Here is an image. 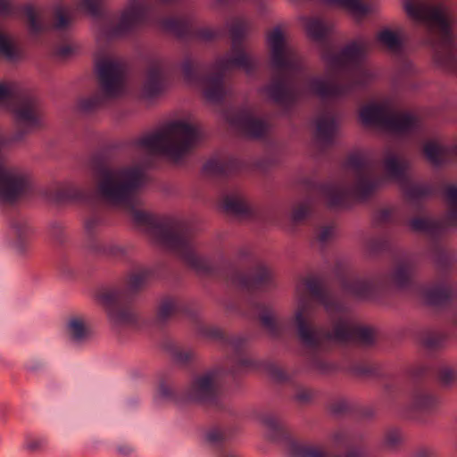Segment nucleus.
I'll return each mask as SVG.
<instances>
[{
	"instance_id": "39",
	"label": "nucleus",
	"mask_w": 457,
	"mask_h": 457,
	"mask_svg": "<svg viewBox=\"0 0 457 457\" xmlns=\"http://www.w3.org/2000/svg\"><path fill=\"white\" fill-rule=\"evenodd\" d=\"M174 360L181 364H185L192 361L195 357V353L190 349H181L174 353Z\"/></svg>"
},
{
	"instance_id": "19",
	"label": "nucleus",
	"mask_w": 457,
	"mask_h": 457,
	"mask_svg": "<svg viewBox=\"0 0 457 457\" xmlns=\"http://www.w3.org/2000/svg\"><path fill=\"white\" fill-rule=\"evenodd\" d=\"M337 129V123L330 116H322L316 120L315 137L325 143L331 139Z\"/></svg>"
},
{
	"instance_id": "23",
	"label": "nucleus",
	"mask_w": 457,
	"mask_h": 457,
	"mask_svg": "<svg viewBox=\"0 0 457 457\" xmlns=\"http://www.w3.org/2000/svg\"><path fill=\"white\" fill-rule=\"evenodd\" d=\"M19 56L18 49L13 39L0 31V58L14 61Z\"/></svg>"
},
{
	"instance_id": "31",
	"label": "nucleus",
	"mask_w": 457,
	"mask_h": 457,
	"mask_svg": "<svg viewBox=\"0 0 457 457\" xmlns=\"http://www.w3.org/2000/svg\"><path fill=\"white\" fill-rule=\"evenodd\" d=\"M445 198L450 207V219H457V186L449 185L445 188Z\"/></svg>"
},
{
	"instance_id": "25",
	"label": "nucleus",
	"mask_w": 457,
	"mask_h": 457,
	"mask_svg": "<svg viewBox=\"0 0 457 457\" xmlns=\"http://www.w3.org/2000/svg\"><path fill=\"white\" fill-rule=\"evenodd\" d=\"M19 98V87L13 82H0V106H6Z\"/></svg>"
},
{
	"instance_id": "3",
	"label": "nucleus",
	"mask_w": 457,
	"mask_h": 457,
	"mask_svg": "<svg viewBox=\"0 0 457 457\" xmlns=\"http://www.w3.org/2000/svg\"><path fill=\"white\" fill-rule=\"evenodd\" d=\"M245 31V25L239 22L230 29L232 37L231 52L223 59L220 60L215 66L217 74L199 79L197 76L198 66L192 61L186 60L181 66L183 79L187 84L198 87L204 97L211 103L220 101L226 94L222 78L220 72H226L235 68H241L246 73L251 72L254 67L253 59L237 46V40Z\"/></svg>"
},
{
	"instance_id": "2",
	"label": "nucleus",
	"mask_w": 457,
	"mask_h": 457,
	"mask_svg": "<svg viewBox=\"0 0 457 457\" xmlns=\"http://www.w3.org/2000/svg\"><path fill=\"white\" fill-rule=\"evenodd\" d=\"M321 302L329 315H338V321L336 323L333 333L321 334L313 329L309 320L313 312L310 303L300 300L295 315L297 335L300 341L308 347H316L322 345L326 340L343 342L356 339L362 344L369 345L374 340L372 329L357 326L353 321L343 315L342 308L335 303L322 298Z\"/></svg>"
},
{
	"instance_id": "22",
	"label": "nucleus",
	"mask_w": 457,
	"mask_h": 457,
	"mask_svg": "<svg viewBox=\"0 0 457 457\" xmlns=\"http://www.w3.org/2000/svg\"><path fill=\"white\" fill-rule=\"evenodd\" d=\"M329 2L348 10L356 20L361 19L370 12V9L362 4L360 0H329Z\"/></svg>"
},
{
	"instance_id": "49",
	"label": "nucleus",
	"mask_w": 457,
	"mask_h": 457,
	"mask_svg": "<svg viewBox=\"0 0 457 457\" xmlns=\"http://www.w3.org/2000/svg\"><path fill=\"white\" fill-rule=\"evenodd\" d=\"M423 345H424L427 348H434V347H436V346L437 345V344H436V343H435V342L433 341V339H431V338H429V337H428V338H426V339L424 340Z\"/></svg>"
},
{
	"instance_id": "20",
	"label": "nucleus",
	"mask_w": 457,
	"mask_h": 457,
	"mask_svg": "<svg viewBox=\"0 0 457 457\" xmlns=\"http://www.w3.org/2000/svg\"><path fill=\"white\" fill-rule=\"evenodd\" d=\"M221 206L225 212L233 214H243L248 211L246 200L238 194L225 195L222 199Z\"/></svg>"
},
{
	"instance_id": "56",
	"label": "nucleus",
	"mask_w": 457,
	"mask_h": 457,
	"mask_svg": "<svg viewBox=\"0 0 457 457\" xmlns=\"http://www.w3.org/2000/svg\"><path fill=\"white\" fill-rule=\"evenodd\" d=\"M29 447H30V448L37 447V445H29Z\"/></svg>"
},
{
	"instance_id": "10",
	"label": "nucleus",
	"mask_w": 457,
	"mask_h": 457,
	"mask_svg": "<svg viewBox=\"0 0 457 457\" xmlns=\"http://www.w3.org/2000/svg\"><path fill=\"white\" fill-rule=\"evenodd\" d=\"M97 301L107 312L108 318L112 324L121 326L134 321L133 311L125 307L128 302L126 290L105 289L97 295Z\"/></svg>"
},
{
	"instance_id": "29",
	"label": "nucleus",
	"mask_w": 457,
	"mask_h": 457,
	"mask_svg": "<svg viewBox=\"0 0 457 457\" xmlns=\"http://www.w3.org/2000/svg\"><path fill=\"white\" fill-rule=\"evenodd\" d=\"M25 14L29 23V29L32 32H38L42 29L41 20L43 12L41 10L36 9L31 5L25 8Z\"/></svg>"
},
{
	"instance_id": "15",
	"label": "nucleus",
	"mask_w": 457,
	"mask_h": 457,
	"mask_svg": "<svg viewBox=\"0 0 457 457\" xmlns=\"http://www.w3.org/2000/svg\"><path fill=\"white\" fill-rule=\"evenodd\" d=\"M15 120L20 126L24 127L27 130H32L43 125V117L37 107L27 103L21 104L18 108L12 110Z\"/></svg>"
},
{
	"instance_id": "43",
	"label": "nucleus",
	"mask_w": 457,
	"mask_h": 457,
	"mask_svg": "<svg viewBox=\"0 0 457 457\" xmlns=\"http://www.w3.org/2000/svg\"><path fill=\"white\" fill-rule=\"evenodd\" d=\"M309 213V210L306 206L301 205L295 208L292 213V219L294 221H300L304 219Z\"/></svg>"
},
{
	"instance_id": "38",
	"label": "nucleus",
	"mask_w": 457,
	"mask_h": 457,
	"mask_svg": "<svg viewBox=\"0 0 457 457\" xmlns=\"http://www.w3.org/2000/svg\"><path fill=\"white\" fill-rule=\"evenodd\" d=\"M313 393L304 387L298 388L294 395V399L299 404H306L312 401Z\"/></svg>"
},
{
	"instance_id": "42",
	"label": "nucleus",
	"mask_w": 457,
	"mask_h": 457,
	"mask_svg": "<svg viewBox=\"0 0 457 457\" xmlns=\"http://www.w3.org/2000/svg\"><path fill=\"white\" fill-rule=\"evenodd\" d=\"M80 4L86 11L95 15L99 11L101 0H80Z\"/></svg>"
},
{
	"instance_id": "5",
	"label": "nucleus",
	"mask_w": 457,
	"mask_h": 457,
	"mask_svg": "<svg viewBox=\"0 0 457 457\" xmlns=\"http://www.w3.org/2000/svg\"><path fill=\"white\" fill-rule=\"evenodd\" d=\"M405 11L411 20L426 25L431 33L440 37V41L434 46V62L438 66L457 72V46L451 41L444 7L431 5L423 0H411L405 4Z\"/></svg>"
},
{
	"instance_id": "44",
	"label": "nucleus",
	"mask_w": 457,
	"mask_h": 457,
	"mask_svg": "<svg viewBox=\"0 0 457 457\" xmlns=\"http://www.w3.org/2000/svg\"><path fill=\"white\" fill-rule=\"evenodd\" d=\"M306 288L310 291V293L313 295H318L320 292V286L315 280H309L306 283Z\"/></svg>"
},
{
	"instance_id": "24",
	"label": "nucleus",
	"mask_w": 457,
	"mask_h": 457,
	"mask_svg": "<svg viewBox=\"0 0 457 457\" xmlns=\"http://www.w3.org/2000/svg\"><path fill=\"white\" fill-rule=\"evenodd\" d=\"M377 40L392 52H396L401 46L400 35L390 29H383L377 34Z\"/></svg>"
},
{
	"instance_id": "37",
	"label": "nucleus",
	"mask_w": 457,
	"mask_h": 457,
	"mask_svg": "<svg viewBox=\"0 0 457 457\" xmlns=\"http://www.w3.org/2000/svg\"><path fill=\"white\" fill-rule=\"evenodd\" d=\"M264 427L266 429V436L271 440H275L277 434H279L282 431L281 424L273 419H266L264 420Z\"/></svg>"
},
{
	"instance_id": "7",
	"label": "nucleus",
	"mask_w": 457,
	"mask_h": 457,
	"mask_svg": "<svg viewBox=\"0 0 457 457\" xmlns=\"http://www.w3.org/2000/svg\"><path fill=\"white\" fill-rule=\"evenodd\" d=\"M144 172L137 166L104 168L99 170L97 192L111 204H128L144 183Z\"/></svg>"
},
{
	"instance_id": "41",
	"label": "nucleus",
	"mask_w": 457,
	"mask_h": 457,
	"mask_svg": "<svg viewBox=\"0 0 457 457\" xmlns=\"http://www.w3.org/2000/svg\"><path fill=\"white\" fill-rule=\"evenodd\" d=\"M16 8L11 0H0V17L7 18L14 14Z\"/></svg>"
},
{
	"instance_id": "55",
	"label": "nucleus",
	"mask_w": 457,
	"mask_h": 457,
	"mask_svg": "<svg viewBox=\"0 0 457 457\" xmlns=\"http://www.w3.org/2000/svg\"><path fill=\"white\" fill-rule=\"evenodd\" d=\"M352 291L354 292L355 294H361V292L355 287H353Z\"/></svg>"
},
{
	"instance_id": "9",
	"label": "nucleus",
	"mask_w": 457,
	"mask_h": 457,
	"mask_svg": "<svg viewBox=\"0 0 457 457\" xmlns=\"http://www.w3.org/2000/svg\"><path fill=\"white\" fill-rule=\"evenodd\" d=\"M360 119L365 126L378 127L395 134L411 132L419 126L416 117L396 112L387 102L364 105L360 111Z\"/></svg>"
},
{
	"instance_id": "52",
	"label": "nucleus",
	"mask_w": 457,
	"mask_h": 457,
	"mask_svg": "<svg viewBox=\"0 0 457 457\" xmlns=\"http://www.w3.org/2000/svg\"><path fill=\"white\" fill-rule=\"evenodd\" d=\"M345 457H361V456L357 453H351L349 454H346Z\"/></svg>"
},
{
	"instance_id": "47",
	"label": "nucleus",
	"mask_w": 457,
	"mask_h": 457,
	"mask_svg": "<svg viewBox=\"0 0 457 457\" xmlns=\"http://www.w3.org/2000/svg\"><path fill=\"white\" fill-rule=\"evenodd\" d=\"M97 105V101L96 99H87L84 100L81 104V106L84 110H90Z\"/></svg>"
},
{
	"instance_id": "35",
	"label": "nucleus",
	"mask_w": 457,
	"mask_h": 457,
	"mask_svg": "<svg viewBox=\"0 0 457 457\" xmlns=\"http://www.w3.org/2000/svg\"><path fill=\"white\" fill-rule=\"evenodd\" d=\"M12 229L20 241L28 239L32 234L31 228L26 222L18 221L13 223Z\"/></svg>"
},
{
	"instance_id": "18",
	"label": "nucleus",
	"mask_w": 457,
	"mask_h": 457,
	"mask_svg": "<svg viewBox=\"0 0 457 457\" xmlns=\"http://www.w3.org/2000/svg\"><path fill=\"white\" fill-rule=\"evenodd\" d=\"M291 457H328L326 450L315 444H293L290 448Z\"/></svg>"
},
{
	"instance_id": "34",
	"label": "nucleus",
	"mask_w": 457,
	"mask_h": 457,
	"mask_svg": "<svg viewBox=\"0 0 457 457\" xmlns=\"http://www.w3.org/2000/svg\"><path fill=\"white\" fill-rule=\"evenodd\" d=\"M426 298L428 303L436 304L446 299L449 296V292L445 287H434L426 291Z\"/></svg>"
},
{
	"instance_id": "8",
	"label": "nucleus",
	"mask_w": 457,
	"mask_h": 457,
	"mask_svg": "<svg viewBox=\"0 0 457 457\" xmlns=\"http://www.w3.org/2000/svg\"><path fill=\"white\" fill-rule=\"evenodd\" d=\"M130 216L137 225L154 226L151 229V237L155 243L174 251L191 266L200 268L202 261L195 254L184 234L171 228L154 226V218L145 211L132 209Z\"/></svg>"
},
{
	"instance_id": "53",
	"label": "nucleus",
	"mask_w": 457,
	"mask_h": 457,
	"mask_svg": "<svg viewBox=\"0 0 457 457\" xmlns=\"http://www.w3.org/2000/svg\"><path fill=\"white\" fill-rule=\"evenodd\" d=\"M165 27H166L167 29H172V21H167V22L165 23Z\"/></svg>"
},
{
	"instance_id": "6",
	"label": "nucleus",
	"mask_w": 457,
	"mask_h": 457,
	"mask_svg": "<svg viewBox=\"0 0 457 457\" xmlns=\"http://www.w3.org/2000/svg\"><path fill=\"white\" fill-rule=\"evenodd\" d=\"M202 138L199 127L187 120H174L158 131L146 135L137 142L139 149L149 154H161L179 161Z\"/></svg>"
},
{
	"instance_id": "48",
	"label": "nucleus",
	"mask_w": 457,
	"mask_h": 457,
	"mask_svg": "<svg viewBox=\"0 0 457 457\" xmlns=\"http://www.w3.org/2000/svg\"><path fill=\"white\" fill-rule=\"evenodd\" d=\"M204 170L209 173H214L217 171V163L215 162H208L204 165Z\"/></svg>"
},
{
	"instance_id": "27",
	"label": "nucleus",
	"mask_w": 457,
	"mask_h": 457,
	"mask_svg": "<svg viewBox=\"0 0 457 457\" xmlns=\"http://www.w3.org/2000/svg\"><path fill=\"white\" fill-rule=\"evenodd\" d=\"M69 329L72 338L75 341H82L88 337L91 334L90 329L80 319H72L69 322Z\"/></svg>"
},
{
	"instance_id": "14",
	"label": "nucleus",
	"mask_w": 457,
	"mask_h": 457,
	"mask_svg": "<svg viewBox=\"0 0 457 457\" xmlns=\"http://www.w3.org/2000/svg\"><path fill=\"white\" fill-rule=\"evenodd\" d=\"M216 383L215 373H206L196 378L188 390L189 399L195 402L210 399L214 394Z\"/></svg>"
},
{
	"instance_id": "32",
	"label": "nucleus",
	"mask_w": 457,
	"mask_h": 457,
	"mask_svg": "<svg viewBox=\"0 0 457 457\" xmlns=\"http://www.w3.org/2000/svg\"><path fill=\"white\" fill-rule=\"evenodd\" d=\"M410 228L415 232H430L436 228V224L428 218H415L410 221Z\"/></svg>"
},
{
	"instance_id": "21",
	"label": "nucleus",
	"mask_w": 457,
	"mask_h": 457,
	"mask_svg": "<svg viewBox=\"0 0 457 457\" xmlns=\"http://www.w3.org/2000/svg\"><path fill=\"white\" fill-rule=\"evenodd\" d=\"M427 160L432 165L440 164L446 156V149L437 141H428L423 147Z\"/></svg>"
},
{
	"instance_id": "17",
	"label": "nucleus",
	"mask_w": 457,
	"mask_h": 457,
	"mask_svg": "<svg viewBox=\"0 0 457 457\" xmlns=\"http://www.w3.org/2000/svg\"><path fill=\"white\" fill-rule=\"evenodd\" d=\"M413 266L411 263H401L395 270L384 277L382 284L387 287L402 288L408 285L413 275Z\"/></svg>"
},
{
	"instance_id": "1",
	"label": "nucleus",
	"mask_w": 457,
	"mask_h": 457,
	"mask_svg": "<svg viewBox=\"0 0 457 457\" xmlns=\"http://www.w3.org/2000/svg\"><path fill=\"white\" fill-rule=\"evenodd\" d=\"M273 71L272 83L265 88L269 97L275 102H285L295 96L314 95L322 98L343 96L368 81V73L362 70H352L355 63L371 47L365 39L354 41L338 53L324 52L326 75L291 83L289 78L300 63L295 48L287 41L279 27L267 35Z\"/></svg>"
},
{
	"instance_id": "50",
	"label": "nucleus",
	"mask_w": 457,
	"mask_h": 457,
	"mask_svg": "<svg viewBox=\"0 0 457 457\" xmlns=\"http://www.w3.org/2000/svg\"><path fill=\"white\" fill-rule=\"evenodd\" d=\"M428 401V398L427 396H422L419 402H417L416 405L419 408H422L427 406V402Z\"/></svg>"
},
{
	"instance_id": "28",
	"label": "nucleus",
	"mask_w": 457,
	"mask_h": 457,
	"mask_svg": "<svg viewBox=\"0 0 457 457\" xmlns=\"http://www.w3.org/2000/svg\"><path fill=\"white\" fill-rule=\"evenodd\" d=\"M273 277V272L266 266L262 265L254 270L247 283L254 286H262L270 282Z\"/></svg>"
},
{
	"instance_id": "26",
	"label": "nucleus",
	"mask_w": 457,
	"mask_h": 457,
	"mask_svg": "<svg viewBox=\"0 0 457 457\" xmlns=\"http://www.w3.org/2000/svg\"><path fill=\"white\" fill-rule=\"evenodd\" d=\"M304 27L308 36L313 40H320L327 33V27L319 20L304 19Z\"/></svg>"
},
{
	"instance_id": "30",
	"label": "nucleus",
	"mask_w": 457,
	"mask_h": 457,
	"mask_svg": "<svg viewBox=\"0 0 457 457\" xmlns=\"http://www.w3.org/2000/svg\"><path fill=\"white\" fill-rule=\"evenodd\" d=\"M324 195L327 200V204L330 207L341 205L345 197V193L336 187H326L324 189Z\"/></svg>"
},
{
	"instance_id": "45",
	"label": "nucleus",
	"mask_w": 457,
	"mask_h": 457,
	"mask_svg": "<svg viewBox=\"0 0 457 457\" xmlns=\"http://www.w3.org/2000/svg\"><path fill=\"white\" fill-rule=\"evenodd\" d=\"M334 234V230L332 228H324L319 234V240L320 242H326Z\"/></svg>"
},
{
	"instance_id": "11",
	"label": "nucleus",
	"mask_w": 457,
	"mask_h": 457,
	"mask_svg": "<svg viewBox=\"0 0 457 457\" xmlns=\"http://www.w3.org/2000/svg\"><path fill=\"white\" fill-rule=\"evenodd\" d=\"M96 66L103 95L107 98L122 95L125 82L121 65L113 58L106 56L97 59Z\"/></svg>"
},
{
	"instance_id": "36",
	"label": "nucleus",
	"mask_w": 457,
	"mask_h": 457,
	"mask_svg": "<svg viewBox=\"0 0 457 457\" xmlns=\"http://www.w3.org/2000/svg\"><path fill=\"white\" fill-rule=\"evenodd\" d=\"M176 304L175 302L171 299L163 300L158 310V317L162 320H165L169 318L171 314L175 312Z\"/></svg>"
},
{
	"instance_id": "12",
	"label": "nucleus",
	"mask_w": 457,
	"mask_h": 457,
	"mask_svg": "<svg viewBox=\"0 0 457 457\" xmlns=\"http://www.w3.org/2000/svg\"><path fill=\"white\" fill-rule=\"evenodd\" d=\"M149 0H132L120 17L114 34L126 32L141 24L148 12Z\"/></svg>"
},
{
	"instance_id": "16",
	"label": "nucleus",
	"mask_w": 457,
	"mask_h": 457,
	"mask_svg": "<svg viewBox=\"0 0 457 457\" xmlns=\"http://www.w3.org/2000/svg\"><path fill=\"white\" fill-rule=\"evenodd\" d=\"M167 73V65L163 62H158L152 65L146 75L144 85V94L151 97L161 90L162 81Z\"/></svg>"
},
{
	"instance_id": "33",
	"label": "nucleus",
	"mask_w": 457,
	"mask_h": 457,
	"mask_svg": "<svg viewBox=\"0 0 457 457\" xmlns=\"http://www.w3.org/2000/svg\"><path fill=\"white\" fill-rule=\"evenodd\" d=\"M55 22L54 28L56 29H64L71 22L69 11L64 7H56L54 10Z\"/></svg>"
},
{
	"instance_id": "54",
	"label": "nucleus",
	"mask_w": 457,
	"mask_h": 457,
	"mask_svg": "<svg viewBox=\"0 0 457 457\" xmlns=\"http://www.w3.org/2000/svg\"><path fill=\"white\" fill-rule=\"evenodd\" d=\"M445 380H447V379H448V378H450L451 373H450V372H445Z\"/></svg>"
},
{
	"instance_id": "40",
	"label": "nucleus",
	"mask_w": 457,
	"mask_h": 457,
	"mask_svg": "<svg viewBox=\"0 0 457 457\" xmlns=\"http://www.w3.org/2000/svg\"><path fill=\"white\" fill-rule=\"evenodd\" d=\"M261 321L262 326L270 333L275 332L276 320L271 312H265L261 316Z\"/></svg>"
},
{
	"instance_id": "51",
	"label": "nucleus",
	"mask_w": 457,
	"mask_h": 457,
	"mask_svg": "<svg viewBox=\"0 0 457 457\" xmlns=\"http://www.w3.org/2000/svg\"><path fill=\"white\" fill-rule=\"evenodd\" d=\"M119 451H120V453H122L126 454V453H129L130 452V449H129V448H128V447H124V448H121V447H120V448L119 449Z\"/></svg>"
},
{
	"instance_id": "46",
	"label": "nucleus",
	"mask_w": 457,
	"mask_h": 457,
	"mask_svg": "<svg viewBox=\"0 0 457 457\" xmlns=\"http://www.w3.org/2000/svg\"><path fill=\"white\" fill-rule=\"evenodd\" d=\"M144 282V278L141 275H134L129 279V287L131 289L137 288Z\"/></svg>"
},
{
	"instance_id": "4",
	"label": "nucleus",
	"mask_w": 457,
	"mask_h": 457,
	"mask_svg": "<svg viewBox=\"0 0 457 457\" xmlns=\"http://www.w3.org/2000/svg\"><path fill=\"white\" fill-rule=\"evenodd\" d=\"M348 162L357 176L355 194L359 196H365L386 179L396 180L410 197H417L427 192V187L424 186L409 184L405 176L408 169L407 162L390 151L385 153L382 162L383 175L379 178H371V173L377 165L361 154L351 155Z\"/></svg>"
},
{
	"instance_id": "13",
	"label": "nucleus",
	"mask_w": 457,
	"mask_h": 457,
	"mask_svg": "<svg viewBox=\"0 0 457 457\" xmlns=\"http://www.w3.org/2000/svg\"><path fill=\"white\" fill-rule=\"evenodd\" d=\"M229 123L244 133L245 136L258 138L268 131V125L255 119L248 111H241L234 113L229 118Z\"/></svg>"
}]
</instances>
